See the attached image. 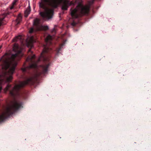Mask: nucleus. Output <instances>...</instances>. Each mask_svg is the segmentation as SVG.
<instances>
[{"instance_id":"13","label":"nucleus","mask_w":151,"mask_h":151,"mask_svg":"<svg viewBox=\"0 0 151 151\" xmlns=\"http://www.w3.org/2000/svg\"><path fill=\"white\" fill-rule=\"evenodd\" d=\"M34 29H33V28H32L30 29L29 32L30 33H32L34 32Z\"/></svg>"},{"instance_id":"19","label":"nucleus","mask_w":151,"mask_h":151,"mask_svg":"<svg viewBox=\"0 0 151 151\" xmlns=\"http://www.w3.org/2000/svg\"><path fill=\"white\" fill-rule=\"evenodd\" d=\"M2 76V75H0V78H1Z\"/></svg>"},{"instance_id":"9","label":"nucleus","mask_w":151,"mask_h":151,"mask_svg":"<svg viewBox=\"0 0 151 151\" xmlns=\"http://www.w3.org/2000/svg\"><path fill=\"white\" fill-rule=\"evenodd\" d=\"M22 20V16L21 14H19L17 19V24H19Z\"/></svg>"},{"instance_id":"22","label":"nucleus","mask_w":151,"mask_h":151,"mask_svg":"<svg viewBox=\"0 0 151 151\" xmlns=\"http://www.w3.org/2000/svg\"><path fill=\"white\" fill-rule=\"evenodd\" d=\"M1 47H0V49H1Z\"/></svg>"},{"instance_id":"20","label":"nucleus","mask_w":151,"mask_h":151,"mask_svg":"<svg viewBox=\"0 0 151 151\" xmlns=\"http://www.w3.org/2000/svg\"><path fill=\"white\" fill-rule=\"evenodd\" d=\"M1 60H2V59H1L0 60V62Z\"/></svg>"},{"instance_id":"1","label":"nucleus","mask_w":151,"mask_h":151,"mask_svg":"<svg viewBox=\"0 0 151 151\" xmlns=\"http://www.w3.org/2000/svg\"><path fill=\"white\" fill-rule=\"evenodd\" d=\"M52 49L46 46L44 48L41 54L40 58L38 60H35V55L29 56L26 59V62L24 63L22 70L23 73V77L25 80L20 82L19 84H16L12 89L11 85L8 84L4 89L5 92L9 91L10 96L14 99V101L12 102V105L6 107L3 111L0 112V123L3 121L6 118L10 115L14 114L22 106V102L19 100H16V97H19L20 99H24L26 98L27 93L24 92H20V90L21 88L27 85H33L37 81V77L40 76V74L37 73L34 77H28L25 74H30L29 70L32 68H37V63L42 60L45 62H48L47 64L41 65L42 69V73L45 75L48 71V68L50 65L49 62L50 60L48 57H47V54L50 53Z\"/></svg>"},{"instance_id":"18","label":"nucleus","mask_w":151,"mask_h":151,"mask_svg":"<svg viewBox=\"0 0 151 151\" xmlns=\"http://www.w3.org/2000/svg\"><path fill=\"white\" fill-rule=\"evenodd\" d=\"M29 52H30L32 54V52L31 51V49H29Z\"/></svg>"},{"instance_id":"5","label":"nucleus","mask_w":151,"mask_h":151,"mask_svg":"<svg viewBox=\"0 0 151 151\" xmlns=\"http://www.w3.org/2000/svg\"><path fill=\"white\" fill-rule=\"evenodd\" d=\"M52 37L51 35H48L45 39V41L47 45H51L52 44Z\"/></svg>"},{"instance_id":"2","label":"nucleus","mask_w":151,"mask_h":151,"mask_svg":"<svg viewBox=\"0 0 151 151\" xmlns=\"http://www.w3.org/2000/svg\"><path fill=\"white\" fill-rule=\"evenodd\" d=\"M42 1L39 3L40 7L45 10V12L40 13V16L43 18L50 19L52 17L53 13V9L47 8L46 4L48 5L52 8H56L60 4H62V9L67 10L68 6L75 5L77 3V0L70 2L68 0H41Z\"/></svg>"},{"instance_id":"8","label":"nucleus","mask_w":151,"mask_h":151,"mask_svg":"<svg viewBox=\"0 0 151 151\" xmlns=\"http://www.w3.org/2000/svg\"><path fill=\"white\" fill-rule=\"evenodd\" d=\"M31 11L30 8L29 6L24 12V16L25 17H27L28 15L30 14Z\"/></svg>"},{"instance_id":"11","label":"nucleus","mask_w":151,"mask_h":151,"mask_svg":"<svg viewBox=\"0 0 151 151\" xmlns=\"http://www.w3.org/2000/svg\"><path fill=\"white\" fill-rule=\"evenodd\" d=\"M18 1V0H14V1L12 3V5L11 7V9H13L14 7V6L16 4V3Z\"/></svg>"},{"instance_id":"16","label":"nucleus","mask_w":151,"mask_h":151,"mask_svg":"<svg viewBox=\"0 0 151 151\" xmlns=\"http://www.w3.org/2000/svg\"><path fill=\"white\" fill-rule=\"evenodd\" d=\"M76 23L74 22H73L72 23V25H73V26H75L76 25Z\"/></svg>"},{"instance_id":"15","label":"nucleus","mask_w":151,"mask_h":151,"mask_svg":"<svg viewBox=\"0 0 151 151\" xmlns=\"http://www.w3.org/2000/svg\"><path fill=\"white\" fill-rule=\"evenodd\" d=\"M62 46V45L60 47H59V48H58L57 51L58 52H59L61 50Z\"/></svg>"},{"instance_id":"12","label":"nucleus","mask_w":151,"mask_h":151,"mask_svg":"<svg viewBox=\"0 0 151 151\" xmlns=\"http://www.w3.org/2000/svg\"><path fill=\"white\" fill-rule=\"evenodd\" d=\"M21 36H19L18 37H16L15 38H14L13 39V41L14 42H16L17 41L18 39H19L20 38Z\"/></svg>"},{"instance_id":"14","label":"nucleus","mask_w":151,"mask_h":151,"mask_svg":"<svg viewBox=\"0 0 151 151\" xmlns=\"http://www.w3.org/2000/svg\"><path fill=\"white\" fill-rule=\"evenodd\" d=\"M4 18H0V26L2 24V21H3Z\"/></svg>"},{"instance_id":"3","label":"nucleus","mask_w":151,"mask_h":151,"mask_svg":"<svg viewBox=\"0 0 151 151\" xmlns=\"http://www.w3.org/2000/svg\"><path fill=\"white\" fill-rule=\"evenodd\" d=\"M19 46L14 45L13 50L16 52L14 54H12L10 57L7 58L2 60V68L6 70L8 69V72L10 74L13 73L16 66L17 62L23 56V54L21 50H18Z\"/></svg>"},{"instance_id":"4","label":"nucleus","mask_w":151,"mask_h":151,"mask_svg":"<svg viewBox=\"0 0 151 151\" xmlns=\"http://www.w3.org/2000/svg\"><path fill=\"white\" fill-rule=\"evenodd\" d=\"M71 15L73 19L78 18L83 15L88 14L90 8L88 6H84L81 3H79L76 7L73 10L70 9Z\"/></svg>"},{"instance_id":"10","label":"nucleus","mask_w":151,"mask_h":151,"mask_svg":"<svg viewBox=\"0 0 151 151\" xmlns=\"http://www.w3.org/2000/svg\"><path fill=\"white\" fill-rule=\"evenodd\" d=\"M12 79V76L10 75L9 77H7L6 78V82H9L11 81Z\"/></svg>"},{"instance_id":"21","label":"nucleus","mask_w":151,"mask_h":151,"mask_svg":"<svg viewBox=\"0 0 151 151\" xmlns=\"http://www.w3.org/2000/svg\"><path fill=\"white\" fill-rule=\"evenodd\" d=\"M79 0V1H81V0Z\"/></svg>"},{"instance_id":"17","label":"nucleus","mask_w":151,"mask_h":151,"mask_svg":"<svg viewBox=\"0 0 151 151\" xmlns=\"http://www.w3.org/2000/svg\"><path fill=\"white\" fill-rule=\"evenodd\" d=\"M31 39L32 40V42H35V40H33L32 38H31Z\"/></svg>"},{"instance_id":"7","label":"nucleus","mask_w":151,"mask_h":151,"mask_svg":"<svg viewBox=\"0 0 151 151\" xmlns=\"http://www.w3.org/2000/svg\"><path fill=\"white\" fill-rule=\"evenodd\" d=\"M33 24L37 28V29L40 26L39 25V21L38 19H36L34 20Z\"/></svg>"},{"instance_id":"6","label":"nucleus","mask_w":151,"mask_h":151,"mask_svg":"<svg viewBox=\"0 0 151 151\" xmlns=\"http://www.w3.org/2000/svg\"><path fill=\"white\" fill-rule=\"evenodd\" d=\"M49 29L48 27L47 26H41L38 29V30L46 31Z\"/></svg>"}]
</instances>
